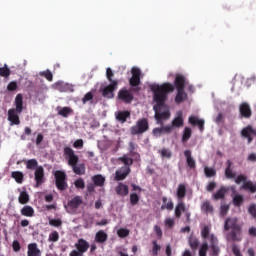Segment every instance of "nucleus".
Masks as SVG:
<instances>
[{"label": "nucleus", "mask_w": 256, "mask_h": 256, "mask_svg": "<svg viewBox=\"0 0 256 256\" xmlns=\"http://www.w3.org/2000/svg\"><path fill=\"white\" fill-rule=\"evenodd\" d=\"M64 156L66 159H68V165L72 167L73 173L76 175H85V164H79V156L75 154V151L72 150L71 147L66 146L64 147Z\"/></svg>", "instance_id": "nucleus-1"}, {"label": "nucleus", "mask_w": 256, "mask_h": 256, "mask_svg": "<svg viewBox=\"0 0 256 256\" xmlns=\"http://www.w3.org/2000/svg\"><path fill=\"white\" fill-rule=\"evenodd\" d=\"M210 239V248L207 242L201 244L199 248V256H207V252L210 251L211 256H218L221 253V248H219V241L215 235L211 234Z\"/></svg>", "instance_id": "nucleus-2"}, {"label": "nucleus", "mask_w": 256, "mask_h": 256, "mask_svg": "<svg viewBox=\"0 0 256 256\" xmlns=\"http://www.w3.org/2000/svg\"><path fill=\"white\" fill-rule=\"evenodd\" d=\"M152 93H154V101L156 105H154L153 110L155 112V119L157 123H161V85L152 84L150 86Z\"/></svg>", "instance_id": "nucleus-3"}, {"label": "nucleus", "mask_w": 256, "mask_h": 256, "mask_svg": "<svg viewBox=\"0 0 256 256\" xmlns=\"http://www.w3.org/2000/svg\"><path fill=\"white\" fill-rule=\"evenodd\" d=\"M149 131V120L141 118L136 122V125L130 128L131 135H143Z\"/></svg>", "instance_id": "nucleus-4"}, {"label": "nucleus", "mask_w": 256, "mask_h": 256, "mask_svg": "<svg viewBox=\"0 0 256 256\" xmlns=\"http://www.w3.org/2000/svg\"><path fill=\"white\" fill-rule=\"evenodd\" d=\"M55 185L59 191L67 189V174L64 171L57 170L54 173Z\"/></svg>", "instance_id": "nucleus-5"}, {"label": "nucleus", "mask_w": 256, "mask_h": 256, "mask_svg": "<svg viewBox=\"0 0 256 256\" xmlns=\"http://www.w3.org/2000/svg\"><path fill=\"white\" fill-rule=\"evenodd\" d=\"M240 135L242 139L247 140L248 145H251V143H253V138L256 137V129L253 125L249 124L242 128Z\"/></svg>", "instance_id": "nucleus-6"}, {"label": "nucleus", "mask_w": 256, "mask_h": 256, "mask_svg": "<svg viewBox=\"0 0 256 256\" xmlns=\"http://www.w3.org/2000/svg\"><path fill=\"white\" fill-rule=\"evenodd\" d=\"M75 247L77 250H73L70 253V256H83V253H87V251L89 250V242L81 238L75 244Z\"/></svg>", "instance_id": "nucleus-7"}, {"label": "nucleus", "mask_w": 256, "mask_h": 256, "mask_svg": "<svg viewBox=\"0 0 256 256\" xmlns=\"http://www.w3.org/2000/svg\"><path fill=\"white\" fill-rule=\"evenodd\" d=\"M175 91V86L171 83H163L161 85V109H165V101H167V95Z\"/></svg>", "instance_id": "nucleus-8"}, {"label": "nucleus", "mask_w": 256, "mask_h": 256, "mask_svg": "<svg viewBox=\"0 0 256 256\" xmlns=\"http://www.w3.org/2000/svg\"><path fill=\"white\" fill-rule=\"evenodd\" d=\"M119 87V82H112L105 86L102 90V96L106 99H113L115 97V91H117Z\"/></svg>", "instance_id": "nucleus-9"}, {"label": "nucleus", "mask_w": 256, "mask_h": 256, "mask_svg": "<svg viewBox=\"0 0 256 256\" xmlns=\"http://www.w3.org/2000/svg\"><path fill=\"white\" fill-rule=\"evenodd\" d=\"M35 187H41L45 183V169L43 166H38L34 171Z\"/></svg>", "instance_id": "nucleus-10"}, {"label": "nucleus", "mask_w": 256, "mask_h": 256, "mask_svg": "<svg viewBox=\"0 0 256 256\" xmlns=\"http://www.w3.org/2000/svg\"><path fill=\"white\" fill-rule=\"evenodd\" d=\"M131 73L132 77L129 80L131 87H139L141 85V69L133 67Z\"/></svg>", "instance_id": "nucleus-11"}, {"label": "nucleus", "mask_w": 256, "mask_h": 256, "mask_svg": "<svg viewBox=\"0 0 256 256\" xmlns=\"http://www.w3.org/2000/svg\"><path fill=\"white\" fill-rule=\"evenodd\" d=\"M239 113L244 119H251V116L253 115V111H251V106L247 102H243L240 104Z\"/></svg>", "instance_id": "nucleus-12"}, {"label": "nucleus", "mask_w": 256, "mask_h": 256, "mask_svg": "<svg viewBox=\"0 0 256 256\" xmlns=\"http://www.w3.org/2000/svg\"><path fill=\"white\" fill-rule=\"evenodd\" d=\"M118 99L129 105L133 101V94L127 89H121L118 92Z\"/></svg>", "instance_id": "nucleus-13"}, {"label": "nucleus", "mask_w": 256, "mask_h": 256, "mask_svg": "<svg viewBox=\"0 0 256 256\" xmlns=\"http://www.w3.org/2000/svg\"><path fill=\"white\" fill-rule=\"evenodd\" d=\"M242 228L240 226H236V228H232V230L229 232L227 235L228 241H241V233H242Z\"/></svg>", "instance_id": "nucleus-14"}, {"label": "nucleus", "mask_w": 256, "mask_h": 256, "mask_svg": "<svg viewBox=\"0 0 256 256\" xmlns=\"http://www.w3.org/2000/svg\"><path fill=\"white\" fill-rule=\"evenodd\" d=\"M129 173H131L129 166L121 167L115 172V181H124V179H127Z\"/></svg>", "instance_id": "nucleus-15"}, {"label": "nucleus", "mask_w": 256, "mask_h": 256, "mask_svg": "<svg viewBox=\"0 0 256 256\" xmlns=\"http://www.w3.org/2000/svg\"><path fill=\"white\" fill-rule=\"evenodd\" d=\"M8 121H10L11 125H21L19 113H17V110H15V108H11L8 110Z\"/></svg>", "instance_id": "nucleus-16"}, {"label": "nucleus", "mask_w": 256, "mask_h": 256, "mask_svg": "<svg viewBox=\"0 0 256 256\" xmlns=\"http://www.w3.org/2000/svg\"><path fill=\"white\" fill-rule=\"evenodd\" d=\"M115 117L119 123H127V119H131V112L129 110L118 111L115 113Z\"/></svg>", "instance_id": "nucleus-17"}, {"label": "nucleus", "mask_w": 256, "mask_h": 256, "mask_svg": "<svg viewBox=\"0 0 256 256\" xmlns=\"http://www.w3.org/2000/svg\"><path fill=\"white\" fill-rule=\"evenodd\" d=\"M224 175L226 179H235L237 177V174L233 171V162L231 160L226 161V168Z\"/></svg>", "instance_id": "nucleus-18"}, {"label": "nucleus", "mask_w": 256, "mask_h": 256, "mask_svg": "<svg viewBox=\"0 0 256 256\" xmlns=\"http://www.w3.org/2000/svg\"><path fill=\"white\" fill-rule=\"evenodd\" d=\"M228 191L229 187L221 186L220 189L212 195V199H214V201H220L221 199H225V195H227Z\"/></svg>", "instance_id": "nucleus-19"}, {"label": "nucleus", "mask_w": 256, "mask_h": 256, "mask_svg": "<svg viewBox=\"0 0 256 256\" xmlns=\"http://www.w3.org/2000/svg\"><path fill=\"white\" fill-rule=\"evenodd\" d=\"M14 105L16 108L14 110L21 115L23 113V94H17L15 97Z\"/></svg>", "instance_id": "nucleus-20"}, {"label": "nucleus", "mask_w": 256, "mask_h": 256, "mask_svg": "<svg viewBox=\"0 0 256 256\" xmlns=\"http://www.w3.org/2000/svg\"><path fill=\"white\" fill-rule=\"evenodd\" d=\"M188 244L192 251H197V249H199V245H201V242L199 241V238H197V236L191 234L188 238Z\"/></svg>", "instance_id": "nucleus-21"}, {"label": "nucleus", "mask_w": 256, "mask_h": 256, "mask_svg": "<svg viewBox=\"0 0 256 256\" xmlns=\"http://www.w3.org/2000/svg\"><path fill=\"white\" fill-rule=\"evenodd\" d=\"M115 191L117 195H120V197H127V195H129V186L123 183H119L116 186Z\"/></svg>", "instance_id": "nucleus-22"}, {"label": "nucleus", "mask_w": 256, "mask_h": 256, "mask_svg": "<svg viewBox=\"0 0 256 256\" xmlns=\"http://www.w3.org/2000/svg\"><path fill=\"white\" fill-rule=\"evenodd\" d=\"M57 112H58V115H60V117H64L65 119H67V117H69V115H73L74 111L72 110L71 107H61V106H58L56 108Z\"/></svg>", "instance_id": "nucleus-23"}, {"label": "nucleus", "mask_w": 256, "mask_h": 256, "mask_svg": "<svg viewBox=\"0 0 256 256\" xmlns=\"http://www.w3.org/2000/svg\"><path fill=\"white\" fill-rule=\"evenodd\" d=\"M184 157L186 158V163L190 169H195V167H197V162H195V159L191 156V150H185Z\"/></svg>", "instance_id": "nucleus-24"}, {"label": "nucleus", "mask_w": 256, "mask_h": 256, "mask_svg": "<svg viewBox=\"0 0 256 256\" xmlns=\"http://www.w3.org/2000/svg\"><path fill=\"white\" fill-rule=\"evenodd\" d=\"M240 225L237 224V218H227L224 223V231H229V229H235Z\"/></svg>", "instance_id": "nucleus-25"}, {"label": "nucleus", "mask_w": 256, "mask_h": 256, "mask_svg": "<svg viewBox=\"0 0 256 256\" xmlns=\"http://www.w3.org/2000/svg\"><path fill=\"white\" fill-rule=\"evenodd\" d=\"M174 85L177 90L185 89V85H186L185 76L178 74L175 78Z\"/></svg>", "instance_id": "nucleus-26"}, {"label": "nucleus", "mask_w": 256, "mask_h": 256, "mask_svg": "<svg viewBox=\"0 0 256 256\" xmlns=\"http://www.w3.org/2000/svg\"><path fill=\"white\" fill-rule=\"evenodd\" d=\"M80 205H83V199L81 196H75L73 199L68 201V207H70V209H79Z\"/></svg>", "instance_id": "nucleus-27"}, {"label": "nucleus", "mask_w": 256, "mask_h": 256, "mask_svg": "<svg viewBox=\"0 0 256 256\" xmlns=\"http://www.w3.org/2000/svg\"><path fill=\"white\" fill-rule=\"evenodd\" d=\"M172 125H173V127H176L177 129H179V127H183L184 120H183V112L182 111L177 112V117H175L173 119Z\"/></svg>", "instance_id": "nucleus-28"}, {"label": "nucleus", "mask_w": 256, "mask_h": 256, "mask_svg": "<svg viewBox=\"0 0 256 256\" xmlns=\"http://www.w3.org/2000/svg\"><path fill=\"white\" fill-rule=\"evenodd\" d=\"M95 187H105V177L101 174H96L92 177Z\"/></svg>", "instance_id": "nucleus-29"}, {"label": "nucleus", "mask_w": 256, "mask_h": 256, "mask_svg": "<svg viewBox=\"0 0 256 256\" xmlns=\"http://www.w3.org/2000/svg\"><path fill=\"white\" fill-rule=\"evenodd\" d=\"M176 195L178 197V201H183V198L187 195V186L185 184H179Z\"/></svg>", "instance_id": "nucleus-30"}, {"label": "nucleus", "mask_w": 256, "mask_h": 256, "mask_svg": "<svg viewBox=\"0 0 256 256\" xmlns=\"http://www.w3.org/2000/svg\"><path fill=\"white\" fill-rule=\"evenodd\" d=\"M28 256H41V250L37 247V243L28 245Z\"/></svg>", "instance_id": "nucleus-31"}, {"label": "nucleus", "mask_w": 256, "mask_h": 256, "mask_svg": "<svg viewBox=\"0 0 256 256\" xmlns=\"http://www.w3.org/2000/svg\"><path fill=\"white\" fill-rule=\"evenodd\" d=\"M182 213H185V202H183V200H179L175 207V217H177V219H181Z\"/></svg>", "instance_id": "nucleus-32"}, {"label": "nucleus", "mask_w": 256, "mask_h": 256, "mask_svg": "<svg viewBox=\"0 0 256 256\" xmlns=\"http://www.w3.org/2000/svg\"><path fill=\"white\" fill-rule=\"evenodd\" d=\"M201 210L206 213V215H213V212L215 211V209L213 208V206L211 205V202H209V200H206L202 203L201 205Z\"/></svg>", "instance_id": "nucleus-33"}, {"label": "nucleus", "mask_w": 256, "mask_h": 256, "mask_svg": "<svg viewBox=\"0 0 256 256\" xmlns=\"http://www.w3.org/2000/svg\"><path fill=\"white\" fill-rule=\"evenodd\" d=\"M242 189L252 194L256 193V182L249 180L242 185Z\"/></svg>", "instance_id": "nucleus-34"}, {"label": "nucleus", "mask_w": 256, "mask_h": 256, "mask_svg": "<svg viewBox=\"0 0 256 256\" xmlns=\"http://www.w3.org/2000/svg\"><path fill=\"white\" fill-rule=\"evenodd\" d=\"M187 100V93H185V89L177 90V94L175 97V103L178 105L183 103V101Z\"/></svg>", "instance_id": "nucleus-35"}, {"label": "nucleus", "mask_w": 256, "mask_h": 256, "mask_svg": "<svg viewBox=\"0 0 256 256\" xmlns=\"http://www.w3.org/2000/svg\"><path fill=\"white\" fill-rule=\"evenodd\" d=\"M20 213L23 217H33L35 215V210L33 207L27 205L20 210Z\"/></svg>", "instance_id": "nucleus-36"}, {"label": "nucleus", "mask_w": 256, "mask_h": 256, "mask_svg": "<svg viewBox=\"0 0 256 256\" xmlns=\"http://www.w3.org/2000/svg\"><path fill=\"white\" fill-rule=\"evenodd\" d=\"M162 202H163V205L161 209H167V211H173L174 204L171 198L168 199L167 197H163Z\"/></svg>", "instance_id": "nucleus-37"}, {"label": "nucleus", "mask_w": 256, "mask_h": 256, "mask_svg": "<svg viewBox=\"0 0 256 256\" xmlns=\"http://www.w3.org/2000/svg\"><path fill=\"white\" fill-rule=\"evenodd\" d=\"M107 238V233H105V231L103 230L98 231L95 235L96 243H105V241H107Z\"/></svg>", "instance_id": "nucleus-38"}, {"label": "nucleus", "mask_w": 256, "mask_h": 256, "mask_svg": "<svg viewBox=\"0 0 256 256\" xmlns=\"http://www.w3.org/2000/svg\"><path fill=\"white\" fill-rule=\"evenodd\" d=\"M26 169H29L30 171H35L37 167H39V162L37 159L33 158L28 161H25Z\"/></svg>", "instance_id": "nucleus-39"}, {"label": "nucleus", "mask_w": 256, "mask_h": 256, "mask_svg": "<svg viewBox=\"0 0 256 256\" xmlns=\"http://www.w3.org/2000/svg\"><path fill=\"white\" fill-rule=\"evenodd\" d=\"M11 177H12V179H14V181H16V183H18L19 185H21V183H23V179H24L23 172H21V171H13V172L11 173Z\"/></svg>", "instance_id": "nucleus-40"}, {"label": "nucleus", "mask_w": 256, "mask_h": 256, "mask_svg": "<svg viewBox=\"0 0 256 256\" xmlns=\"http://www.w3.org/2000/svg\"><path fill=\"white\" fill-rule=\"evenodd\" d=\"M118 160L124 164L122 167H129V169H131V165H133V158L123 155L122 157L118 158Z\"/></svg>", "instance_id": "nucleus-41"}, {"label": "nucleus", "mask_w": 256, "mask_h": 256, "mask_svg": "<svg viewBox=\"0 0 256 256\" xmlns=\"http://www.w3.org/2000/svg\"><path fill=\"white\" fill-rule=\"evenodd\" d=\"M18 201L20 205H27L29 203V194L27 191H22L19 195Z\"/></svg>", "instance_id": "nucleus-42"}, {"label": "nucleus", "mask_w": 256, "mask_h": 256, "mask_svg": "<svg viewBox=\"0 0 256 256\" xmlns=\"http://www.w3.org/2000/svg\"><path fill=\"white\" fill-rule=\"evenodd\" d=\"M244 202H245V199L243 198V195H241V194H237L233 197L234 207H241Z\"/></svg>", "instance_id": "nucleus-43"}, {"label": "nucleus", "mask_w": 256, "mask_h": 256, "mask_svg": "<svg viewBox=\"0 0 256 256\" xmlns=\"http://www.w3.org/2000/svg\"><path fill=\"white\" fill-rule=\"evenodd\" d=\"M11 75V69H9V66L7 64H4L3 67H0V77H4L7 79Z\"/></svg>", "instance_id": "nucleus-44"}, {"label": "nucleus", "mask_w": 256, "mask_h": 256, "mask_svg": "<svg viewBox=\"0 0 256 256\" xmlns=\"http://www.w3.org/2000/svg\"><path fill=\"white\" fill-rule=\"evenodd\" d=\"M204 173H205L206 177L211 178V177H215L217 175V170H215V168L206 166L204 168Z\"/></svg>", "instance_id": "nucleus-45"}, {"label": "nucleus", "mask_w": 256, "mask_h": 256, "mask_svg": "<svg viewBox=\"0 0 256 256\" xmlns=\"http://www.w3.org/2000/svg\"><path fill=\"white\" fill-rule=\"evenodd\" d=\"M191 135H192L191 128L186 127V128L184 129V132H183V135H182V141H183V143H186V141L190 140V139H191Z\"/></svg>", "instance_id": "nucleus-46"}, {"label": "nucleus", "mask_w": 256, "mask_h": 256, "mask_svg": "<svg viewBox=\"0 0 256 256\" xmlns=\"http://www.w3.org/2000/svg\"><path fill=\"white\" fill-rule=\"evenodd\" d=\"M113 77H115V73H113V70L111 68L106 69V78L110 83L118 82L119 80H113Z\"/></svg>", "instance_id": "nucleus-47"}, {"label": "nucleus", "mask_w": 256, "mask_h": 256, "mask_svg": "<svg viewBox=\"0 0 256 256\" xmlns=\"http://www.w3.org/2000/svg\"><path fill=\"white\" fill-rule=\"evenodd\" d=\"M40 77H45L47 81H53V73L50 70L42 71L39 73Z\"/></svg>", "instance_id": "nucleus-48"}, {"label": "nucleus", "mask_w": 256, "mask_h": 256, "mask_svg": "<svg viewBox=\"0 0 256 256\" xmlns=\"http://www.w3.org/2000/svg\"><path fill=\"white\" fill-rule=\"evenodd\" d=\"M48 241L52 242V243H57V241H59V232L57 231H52L49 234V238Z\"/></svg>", "instance_id": "nucleus-49"}, {"label": "nucleus", "mask_w": 256, "mask_h": 256, "mask_svg": "<svg viewBox=\"0 0 256 256\" xmlns=\"http://www.w3.org/2000/svg\"><path fill=\"white\" fill-rule=\"evenodd\" d=\"M209 233H211V227L209 226H204L201 230V237L202 239H208L209 238Z\"/></svg>", "instance_id": "nucleus-50"}, {"label": "nucleus", "mask_w": 256, "mask_h": 256, "mask_svg": "<svg viewBox=\"0 0 256 256\" xmlns=\"http://www.w3.org/2000/svg\"><path fill=\"white\" fill-rule=\"evenodd\" d=\"M49 225L51 227H56V228H59L61 227V225H63V221L61 219H50L49 220Z\"/></svg>", "instance_id": "nucleus-51"}, {"label": "nucleus", "mask_w": 256, "mask_h": 256, "mask_svg": "<svg viewBox=\"0 0 256 256\" xmlns=\"http://www.w3.org/2000/svg\"><path fill=\"white\" fill-rule=\"evenodd\" d=\"M118 237H121L122 239H125V237H129V230L125 228H120L117 231Z\"/></svg>", "instance_id": "nucleus-52"}, {"label": "nucleus", "mask_w": 256, "mask_h": 256, "mask_svg": "<svg viewBox=\"0 0 256 256\" xmlns=\"http://www.w3.org/2000/svg\"><path fill=\"white\" fill-rule=\"evenodd\" d=\"M130 203L133 207L139 203V195L137 193L130 194Z\"/></svg>", "instance_id": "nucleus-53"}, {"label": "nucleus", "mask_w": 256, "mask_h": 256, "mask_svg": "<svg viewBox=\"0 0 256 256\" xmlns=\"http://www.w3.org/2000/svg\"><path fill=\"white\" fill-rule=\"evenodd\" d=\"M235 183L237 185H241V183H247V176L243 174L238 175L235 179Z\"/></svg>", "instance_id": "nucleus-54"}, {"label": "nucleus", "mask_w": 256, "mask_h": 256, "mask_svg": "<svg viewBox=\"0 0 256 256\" xmlns=\"http://www.w3.org/2000/svg\"><path fill=\"white\" fill-rule=\"evenodd\" d=\"M164 223L165 227H167L168 229H173V227H175V219L173 218H166Z\"/></svg>", "instance_id": "nucleus-55"}, {"label": "nucleus", "mask_w": 256, "mask_h": 256, "mask_svg": "<svg viewBox=\"0 0 256 256\" xmlns=\"http://www.w3.org/2000/svg\"><path fill=\"white\" fill-rule=\"evenodd\" d=\"M74 186L76 189H83L85 187V180H83V178L75 180Z\"/></svg>", "instance_id": "nucleus-56"}, {"label": "nucleus", "mask_w": 256, "mask_h": 256, "mask_svg": "<svg viewBox=\"0 0 256 256\" xmlns=\"http://www.w3.org/2000/svg\"><path fill=\"white\" fill-rule=\"evenodd\" d=\"M88 101H93V92H88L82 98V103L85 105Z\"/></svg>", "instance_id": "nucleus-57"}, {"label": "nucleus", "mask_w": 256, "mask_h": 256, "mask_svg": "<svg viewBox=\"0 0 256 256\" xmlns=\"http://www.w3.org/2000/svg\"><path fill=\"white\" fill-rule=\"evenodd\" d=\"M201 119L197 118V116H190L188 121L190 125H193V127H197Z\"/></svg>", "instance_id": "nucleus-58"}, {"label": "nucleus", "mask_w": 256, "mask_h": 256, "mask_svg": "<svg viewBox=\"0 0 256 256\" xmlns=\"http://www.w3.org/2000/svg\"><path fill=\"white\" fill-rule=\"evenodd\" d=\"M248 213L253 217V219H256V204H251L248 208Z\"/></svg>", "instance_id": "nucleus-59"}, {"label": "nucleus", "mask_w": 256, "mask_h": 256, "mask_svg": "<svg viewBox=\"0 0 256 256\" xmlns=\"http://www.w3.org/2000/svg\"><path fill=\"white\" fill-rule=\"evenodd\" d=\"M227 213H229V205L227 204H223L220 207V215L222 217H225V215H227Z\"/></svg>", "instance_id": "nucleus-60"}, {"label": "nucleus", "mask_w": 256, "mask_h": 256, "mask_svg": "<svg viewBox=\"0 0 256 256\" xmlns=\"http://www.w3.org/2000/svg\"><path fill=\"white\" fill-rule=\"evenodd\" d=\"M175 129V126L173 124H169L167 126H162L161 127V132L162 133H171Z\"/></svg>", "instance_id": "nucleus-61"}, {"label": "nucleus", "mask_w": 256, "mask_h": 256, "mask_svg": "<svg viewBox=\"0 0 256 256\" xmlns=\"http://www.w3.org/2000/svg\"><path fill=\"white\" fill-rule=\"evenodd\" d=\"M169 117H171V112L169 111V108H166L165 110L162 109L161 119H169Z\"/></svg>", "instance_id": "nucleus-62"}, {"label": "nucleus", "mask_w": 256, "mask_h": 256, "mask_svg": "<svg viewBox=\"0 0 256 256\" xmlns=\"http://www.w3.org/2000/svg\"><path fill=\"white\" fill-rule=\"evenodd\" d=\"M152 245H153L152 254L157 255V253L159 252V249H161V246H159L157 244V241H155V240L152 242Z\"/></svg>", "instance_id": "nucleus-63"}, {"label": "nucleus", "mask_w": 256, "mask_h": 256, "mask_svg": "<svg viewBox=\"0 0 256 256\" xmlns=\"http://www.w3.org/2000/svg\"><path fill=\"white\" fill-rule=\"evenodd\" d=\"M7 89L9 91H17V82L12 81L8 84Z\"/></svg>", "instance_id": "nucleus-64"}]
</instances>
